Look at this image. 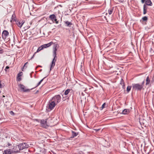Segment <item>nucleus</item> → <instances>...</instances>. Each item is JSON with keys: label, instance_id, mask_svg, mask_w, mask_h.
Instances as JSON below:
<instances>
[{"label": "nucleus", "instance_id": "obj_1", "mask_svg": "<svg viewBox=\"0 0 154 154\" xmlns=\"http://www.w3.org/2000/svg\"><path fill=\"white\" fill-rule=\"evenodd\" d=\"M58 46L57 45L55 44L53 47V56L54 57V58L50 65V72L55 66V62L56 60V58H57L56 51H57Z\"/></svg>", "mask_w": 154, "mask_h": 154}, {"label": "nucleus", "instance_id": "obj_2", "mask_svg": "<svg viewBox=\"0 0 154 154\" xmlns=\"http://www.w3.org/2000/svg\"><path fill=\"white\" fill-rule=\"evenodd\" d=\"M19 150H12V153H17L20 152V150H22L25 148H27L29 146V145L26 143H20L17 145Z\"/></svg>", "mask_w": 154, "mask_h": 154}, {"label": "nucleus", "instance_id": "obj_3", "mask_svg": "<svg viewBox=\"0 0 154 154\" xmlns=\"http://www.w3.org/2000/svg\"><path fill=\"white\" fill-rule=\"evenodd\" d=\"M132 85L133 89L137 91H140L143 87L142 85L138 83L133 84Z\"/></svg>", "mask_w": 154, "mask_h": 154}, {"label": "nucleus", "instance_id": "obj_4", "mask_svg": "<svg viewBox=\"0 0 154 154\" xmlns=\"http://www.w3.org/2000/svg\"><path fill=\"white\" fill-rule=\"evenodd\" d=\"M61 98V96L60 95H58L55 96L54 97H53L52 100H54L53 101H54L55 103L57 104L60 102Z\"/></svg>", "mask_w": 154, "mask_h": 154}, {"label": "nucleus", "instance_id": "obj_5", "mask_svg": "<svg viewBox=\"0 0 154 154\" xmlns=\"http://www.w3.org/2000/svg\"><path fill=\"white\" fill-rule=\"evenodd\" d=\"M57 104L54 102V101H50L48 104V108L50 110H52Z\"/></svg>", "mask_w": 154, "mask_h": 154}, {"label": "nucleus", "instance_id": "obj_6", "mask_svg": "<svg viewBox=\"0 0 154 154\" xmlns=\"http://www.w3.org/2000/svg\"><path fill=\"white\" fill-rule=\"evenodd\" d=\"M53 43L52 42H51L48 44H45L41 46V48H39L37 50V51H39L40 50L43 49L44 48H46L48 47H50Z\"/></svg>", "mask_w": 154, "mask_h": 154}, {"label": "nucleus", "instance_id": "obj_7", "mask_svg": "<svg viewBox=\"0 0 154 154\" xmlns=\"http://www.w3.org/2000/svg\"><path fill=\"white\" fill-rule=\"evenodd\" d=\"M47 120H45L44 119L41 120L40 122L41 126L45 128H47L48 127V125L47 124Z\"/></svg>", "mask_w": 154, "mask_h": 154}, {"label": "nucleus", "instance_id": "obj_8", "mask_svg": "<svg viewBox=\"0 0 154 154\" xmlns=\"http://www.w3.org/2000/svg\"><path fill=\"white\" fill-rule=\"evenodd\" d=\"M49 18H50L53 22H55L56 24L58 23V21H57L56 17L54 14H51L50 15Z\"/></svg>", "mask_w": 154, "mask_h": 154}, {"label": "nucleus", "instance_id": "obj_9", "mask_svg": "<svg viewBox=\"0 0 154 154\" xmlns=\"http://www.w3.org/2000/svg\"><path fill=\"white\" fill-rule=\"evenodd\" d=\"M19 87L21 89L22 91L24 92H29L30 91L29 89H25V86L23 85L20 84L19 85Z\"/></svg>", "mask_w": 154, "mask_h": 154}, {"label": "nucleus", "instance_id": "obj_10", "mask_svg": "<svg viewBox=\"0 0 154 154\" xmlns=\"http://www.w3.org/2000/svg\"><path fill=\"white\" fill-rule=\"evenodd\" d=\"M9 33L6 30H4L3 31L2 33V37L3 38H6V37L9 35Z\"/></svg>", "mask_w": 154, "mask_h": 154}, {"label": "nucleus", "instance_id": "obj_11", "mask_svg": "<svg viewBox=\"0 0 154 154\" xmlns=\"http://www.w3.org/2000/svg\"><path fill=\"white\" fill-rule=\"evenodd\" d=\"M23 74V73L22 72H20L18 74L17 78V81L20 82L21 80L22 79L20 76H22Z\"/></svg>", "mask_w": 154, "mask_h": 154}, {"label": "nucleus", "instance_id": "obj_12", "mask_svg": "<svg viewBox=\"0 0 154 154\" xmlns=\"http://www.w3.org/2000/svg\"><path fill=\"white\" fill-rule=\"evenodd\" d=\"M145 5L148 6H152V4L150 0H146L145 1Z\"/></svg>", "mask_w": 154, "mask_h": 154}, {"label": "nucleus", "instance_id": "obj_13", "mask_svg": "<svg viewBox=\"0 0 154 154\" xmlns=\"http://www.w3.org/2000/svg\"><path fill=\"white\" fill-rule=\"evenodd\" d=\"M13 21H16V17L15 14H14L12 15L11 22L12 23Z\"/></svg>", "mask_w": 154, "mask_h": 154}, {"label": "nucleus", "instance_id": "obj_14", "mask_svg": "<svg viewBox=\"0 0 154 154\" xmlns=\"http://www.w3.org/2000/svg\"><path fill=\"white\" fill-rule=\"evenodd\" d=\"M72 136L70 137L71 138H74V137L77 136L78 134V133L75 132L73 131H72Z\"/></svg>", "mask_w": 154, "mask_h": 154}, {"label": "nucleus", "instance_id": "obj_15", "mask_svg": "<svg viewBox=\"0 0 154 154\" xmlns=\"http://www.w3.org/2000/svg\"><path fill=\"white\" fill-rule=\"evenodd\" d=\"M130 112L129 110L128 109H125L122 111V113L123 114L126 115L128 113Z\"/></svg>", "mask_w": 154, "mask_h": 154}, {"label": "nucleus", "instance_id": "obj_16", "mask_svg": "<svg viewBox=\"0 0 154 154\" xmlns=\"http://www.w3.org/2000/svg\"><path fill=\"white\" fill-rule=\"evenodd\" d=\"M24 23V22L23 21H22L21 22L20 21L18 22V23H17V24L19 27L21 28Z\"/></svg>", "mask_w": 154, "mask_h": 154}, {"label": "nucleus", "instance_id": "obj_17", "mask_svg": "<svg viewBox=\"0 0 154 154\" xmlns=\"http://www.w3.org/2000/svg\"><path fill=\"white\" fill-rule=\"evenodd\" d=\"M12 151H11L10 149L4 150V152L3 154H11Z\"/></svg>", "mask_w": 154, "mask_h": 154}, {"label": "nucleus", "instance_id": "obj_18", "mask_svg": "<svg viewBox=\"0 0 154 154\" xmlns=\"http://www.w3.org/2000/svg\"><path fill=\"white\" fill-rule=\"evenodd\" d=\"M146 85H149L150 82V80L149 78V77L148 76L146 78Z\"/></svg>", "mask_w": 154, "mask_h": 154}, {"label": "nucleus", "instance_id": "obj_19", "mask_svg": "<svg viewBox=\"0 0 154 154\" xmlns=\"http://www.w3.org/2000/svg\"><path fill=\"white\" fill-rule=\"evenodd\" d=\"M66 25L70 27L71 26L72 24L71 22L66 21L65 22Z\"/></svg>", "mask_w": 154, "mask_h": 154}, {"label": "nucleus", "instance_id": "obj_20", "mask_svg": "<svg viewBox=\"0 0 154 154\" xmlns=\"http://www.w3.org/2000/svg\"><path fill=\"white\" fill-rule=\"evenodd\" d=\"M131 87L130 86H128L127 88V91L129 93L131 90Z\"/></svg>", "mask_w": 154, "mask_h": 154}, {"label": "nucleus", "instance_id": "obj_21", "mask_svg": "<svg viewBox=\"0 0 154 154\" xmlns=\"http://www.w3.org/2000/svg\"><path fill=\"white\" fill-rule=\"evenodd\" d=\"M70 90V89H68L65 91L64 92V94L65 95H67L68 93L69 92Z\"/></svg>", "mask_w": 154, "mask_h": 154}, {"label": "nucleus", "instance_id": "obj_22", "mask_svg": "<svg viewBox=\"0 0 154 154\" xmlns=\"http://www.w3.org/2000/svg\"><path fill=\"white\" fill-rule=\"evenodd\" d=\"M46 78V77H45L43 79H41L39 82L37 84V85L36 86V87H37L38 86L42 83V82L43 81L44 79H45Z\"/></svg>", "mask_w": 154, "mask_h": 154}, {"label": "nucleus", "instance_id": "obj_23", "mask_svg": "<svg viewBox=\"0 0 154 154\" xmlns=\"http://www.w3.org/2000/svg\"><path fill=\"white\" fill-rule=\"evenodd\" d=\"M5 86L4 84L0 81V88L3 87Z\"/></svg>", "mask_w": 154, "mask_h": 154}, {"label": "nucleus", "instance_id": "obj_24", "mask_svg": "<svg viewBox=\"0 0 154 154\" xmlns=\"http://www.w3.org/2000/svg\"><path fill=\"white\" fill-rule=\"evenodd\" d=\"M142 19L143 21H146L147 20L148 18L146 16H144L142 18Z\"/></svg>", "mask_w": 154, "mask_h": 154}, {"label": "nucleus", "instance_id": "obj_25", "mask_svg": "<svg viewBox=\"0 0 154 154\" xmlns=\"http://www.w3.org/2000/svg\"><path fill=\"white\" fill-rule=\"evenodd\" d=\"M112 12H113V10H109L108 11V13L110 15L111 14H112Z\"/></svg>", "mask_w": 154, "mask_h": 154}, {"label": "nucleus", "instance_id": "obj_26", "mask_svg": "<svg viewBox=\"0 0 154 154\" xmlns=\"http://www.w3.org/2000/svg\"><path fill=\"white\" fill-rule=\"evenodd\" d=\"M144 8L145 10H147V7L146 6V5L144 4L143 6V9H144Z\"/></svg>", "mask_w": 154, "mask_h": 154}, {"label": "nucleus", "instance_id": "obj_27", "mask_svg": "<svg viewBox=\"0 0 154 154\" xmlns=\"http://www.w3.org/2000/svg\"><path fill=\"white\" fill-rule=\"evenodd\" d=\"M147 13V10H145L144 8V9H143V14H145Z\"/></svg>", "mask_w": 154, "mask_h": 154}, {"label": "nucleus", "instance_id": "obj_28", "mask_svg": "<svg viewBox=\"0 0 154 154\" xmlns=\"http://www.w3.org/2000/svg\"><path fill=\"white\" fill-rule=\"evenodd\" d=\"M105 105H106V103H104L103 104L102 106L101 107H102V109H103V108H104L105 107Z\"/></svg>", "mask_w": 154, "mask_h": 154}, {"label": "nucleus", "instance_id": "obj_29", "mask_svg": "<svg viewBox=\"0 0 154 154\" xmlns=\"http://www.w3.org/2000/svg\"><path fill=\"white\" fill-rule=\"evenodd\" d=\"M3 52L4 51H3V50L2 48H0V54H2Z\"/></svg>", "mask_w": 154, "mask_h": 154}, {"label": "nucleus", "instance_id": "obj_30", "mask_svg": "<svg viewBox=\"0 0 154 154\" xmlns=\"http://www.w3.org/2000/svg\"><path fill=\"white\" fill-rule=\"evenodd\" d=\"M10 114H11L12 115H14V113L12 111H10Z\"/></svg>", "mask_w": 154, "mask_h": 154}, {"label": "nucleus", "instance_id": "obj_31", "mask_svg": "<svg viewBox=\"0 0 154 154\" xmlns=\"http://www.w3.org/2000/svg\"><path fill=\"white\" fill-rule=\"evenodd\" d=\"M28 64V62H26L24 65V66H23V68H27V66H26L27 64Z\"/></svg>", "mask_w": 154, "mask_h": 154}, {"label": "nucleus", "instance_id": "obj_32", "mask_svg": "<svg viewBox=\"0 0 154 154\" xmlns=\"http://www.w3.org/2000/svg\"><path fill=\"white\" fill-rule=\"evenodd\" d=\"M17 146H14L13 148V149L12 150H18V149H17Z\"/></svg>", "mask_w": 154, "mask_h": 154}, {"label": "nucleus", "instance_id": "obj_33", "mask_svg": "<svg viewBox=\"0 0 154 154\" xmlns=\"http://www.w3.org/2000/svg\"><path fill=\"white\" fill-rule=\"evenodd\" d=\"M30 27V26H26L25 27V29H27L29 28Z\"/></svg>", "mask_w": 154, "mask_h": 154}, {"label": "nucleus", "instance_id": "obj_34", "mask_svg": "<svg viewBox=\"0 0 154 154\" xmlns=\"http://www.w3.org/2000/svg\"><path fill=\"white\" fill-rule=\"evenodd\" d=\"M9 66H6L5 69V71H7V69H9Z\"/></svg>", "mask_w": 154, "mask_h": 154}, {"label": "nucleus", "instance_id": "obj_35", "mask_svg": "<svg viewBox=\"0 0 154 154\" xmlns=\"http://www.w3.org/2000/svg\"><path fill=\"white\" fill-rule=\"evenodd\" d=\"M146 0H141V2L142 3H144L145 2Z\"/></svg>", "mask_w": 154, "mask_h": 154}, {"label": "nucleus", "instance_id": "obj_36", "mask_svg": "<svg viewBox=\"0 0 154 154\" xmlns=\"http://www.w3.org/2000/svg\"><path fill=\"white\" fill-rule=\"evenodd\" d=\"M35 121H36L37 122H39L40 121H41V120H38V119H35Z\"/></svg>", "mask_w": 154, "mask_h": 154}, {"label": "nucleus", "instance_id": "obj_37", "mask_svg": "<svg viewBox=\"0 0 154 154\" xmlns=\"http://www.w3.org/2000/svg\"><path fill=\"white\" fill-rule=\"evenodd\" d=\"M144 83V81H143L142 83L141 84H140V85H142L143 86V85Z\"/></svg>", "mask_w": 154, "mask_h": 154}, {"label": "nucleus", "instance_id": "obj_38", "mask_svg": "<svg viewBox=\"0 0 154 154\" xmlns=\"http://www.w3.org/2000/svg\"><path fill=\"white\" fill-rule=\"evenodd\" d=\"M30 77L31 78H32V73H30Z\"/></svg>", "mask_w": 154, "mask_h": 154}, {"label": "nucleus", "instance_id": "obj_39", "mask_svg": "<svg viewBox=\"0 0 154 154\" xmlns=\"http://www.w3.org/2000/svg\"><path fill=\"white\" fill-rule=\"evenodd\" d=\"M119 1L120 2H123V1H122L121 0H119Z\"/></svg>", "mask_w": 154, "mask_h": 154}, {"label": "nucleus", "instance_id": "obj_40", "mask_svg": "<svg viewBox=\"0 0 154 154\" xmlns=\"http://www.w3.org/2000/svg\"><path fill=\"white\" fill-rule=\"evenodd\" d=\"M2 97H5V95H3V96H2Z\"/></svg>", "mask_w": 154, "mask_h": 154}, {"label": "nucleus", "instance_id": "obj_41", "mask_svg": "<svg viewBox=\"0 0 154 154\" xmlns=\"http://www.w3.org/2000/svg\"><path fill=\"white\" fill-rule=\"evenodd\" d=\"M123 84H124L123 85L124 86L125 85H124V82H123Z\"/></svg>", "mask_w": 154, "mask_h": 154}, {"label": "nucleus", "instance_id": "obj_42", "mask_svg": "<svg viewBox=\"0 0 154 154\" xmlns=\"http://www.w3.org/2000/svg\"><path fill=\"white\" fill-rule=\"evenodd\" d=\"M99 129H97V131H99Z\"/></svg>", "mask_w": 154, "mask_h": 154}, {"label": "nucleus", "instance_id": "obj_43", "mask_svg": "<svg viewBox=\"0 0 154 154\" xmlns=\"http://www.w3.org/2000/svg\"><path fill=\"white\" fill-rule=\"evenodd\" d=\"M153 80L154 81V76H153Z\"/></svg>", "mask_w": 154, "mask_h": 154}, {"label": "nucleus", "instance_id": "obj_44", "mask_svg": "<svg viewBox=\"0 0 154 154\" xmlns=\"http://www.w3.org/2000/svg\"><path fill=\"white\" fill-rule=\"evenodd\" d=\"M38 66H38L36 68H38Z\"/></svg>", "mask_w": 154, "mask_h": 154}]
</instances>
